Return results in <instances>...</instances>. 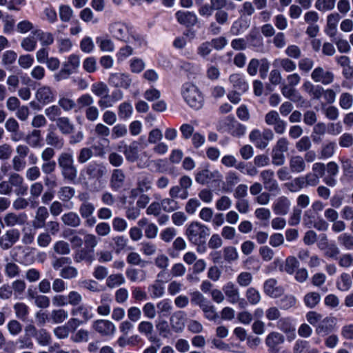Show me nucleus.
Instances as JSON below:
<instances>
[{"instance_id": "nucleus-3", "label": "nucleus", "mask_w": 353, "mask_h": 353, "mask_svg": "<svg viewBox=\"0 0 353 353\" xmlns=\"http://www.w3.org/2000/svg\"><path fill=\"white\" fill-rule=\"evenodd\" d=\"M181 93L183 99L191 108L195 110L202 108L203 97L196 86L190 83H185L183 85Z\"/></svg>"}, {"instance_id": "nucleus-9", "label": "nucleus", "mask_w": 353, "mask_h": 353, "mask_svg": "<svg viewBox=\"0 0 353 353\" xmlns=\"http://www.w3.org/2000/svg\"><path fill=\"white\" fill-rule=\"evenodd\" d=\"M92 327L102 336H112L115 332V325L108 320H96L92 323Z\"/></svg>"}, {"instance_id": "nucleus-50", "label": "nucleus", "mask_w": 353, "mask_h": 353, "mask_svg": "<svg viewBox=\"0 0 353 353\" xmlns=\"http://www.w3.org/2000/svg\"><path fill=\"white\" fill-rule=\"evenodd\" d=\"M339 105L343 110H349L353 105V96L349 92H343L339 97Z\"/></svg>"}, {"instance_id": "nucleus-40", "label": "nucleus", "mask_w": 353, "mask_h": 353, "mask_svg": "<svg viewBox=\"0 0 353 353\" xmlns=\"http://www.w3.org/2000/svg\"><path fill=\"white\" fill-rule=\"evenodd\" d=\"M205 317L209 321H216L219 318L218 313L215 307L211 303L208 301L201 307Z\"/></svg>"}, {"instance_id": "nucleus-51", "label": "nucleus", "mask_w": 353, "mask_h": 353, "mask_svg": "<svg viewBox=\"0 0 353 353\" xmlns=\"http://www.w3.org/2000/svg\"><path fill=\"white\" fill-rule=\"evenodd\" d=\"M128 263L132 265H139L142 268L145 267L147 264V261L142 259L140 254L137 252H130L126 258Z\"/></svg>"}, {"instance_id": "nucleus-31", "label": "nucleus", "mask_w": 353, "mask_h": 353, "mask_svg": "<svg viewBox=\"0 0 353 353\" xmlns=\"http://www.w3.org/2000/svg\"><path fill=\"white\" fill-rule=\"evenodd\" d=\"M229 80L236 90L240 92H246L249 88L248 83L239 74H231Z\"/></svg>"}, {"instance_id": "nucleus-58", "label": "nucleus", "mask_w": 353, "mask_h": 353, "mask_svg": "<svg viewBox=\"0 0 353 353\" xmlns=\"http://www.w3.org/2000/svg\"><path fill=\"white\" fill-rule=\"evenodd\" d=\"M23 326L17 320L12 319L7 323V330L12 336H17L22 332Z\"/></svg>"}, {"instance_id": "nucleus-56", "label": "nucleus", "mask_w": 353, "mask_h": 353, "mask_svg": "<svg viewBox=\"0 0 353 353\" xmlns=\"http://www.w3.org/2000/svg\"><path fill=\"white\" fill-rule=\"evenodd\" d=\"M125 283V279L121 274L110 275L106 280V285L108 288H113Z\"/></svg>"}, {"instance_id": "nucleus-42", "label": "nucleus", "mask_w": 353, "mask_h": 353, "mask_svg": "<svg viewBox=\"0 0 353 353\" xmlns=\"http://www.w3.org/2000/svg\"><path fill=\"white\" fill-rule=\"evenodd\" d=\"M320 300L321 295L315 292L307 293L303 298L305 305L309 308H314L320 302Z\"/></svg>"}, {"instance_id": "nucleus-20", "label": "nucleus", "mask_w": 353, "mask_h": 353, "mask_svg": "<svg viewBox=\"0 0 353 353\" xmlns=\"http://www.w3.org/2000/svg\"><path fill=\"white\" fill-rule=\"evenodd\" d=\"M35 97L39 103L43 105L50 103L54 99L52 90L49 86L46 85H43L37 90Z\"/></svg>"}, {"instance_id": "nucleus-64", "label": "nucleus", "mask_w": 353, "mask_h": 353, "mask_svg": "<svg viewBox=\"0 0 353 353\" xmlns=\"http://www.w3.org/2000/svg\"><path fill=\"white\" fill-rule=\"evenodd\" d=\"M339 243L347 250H353V236L348 233H343L338 236Z\"/></svg>"}, {"instance_id": "nucleus-37", "label": "nucleus", "mask_w": 353, "mask_h": 353, "mask_svg": "<svg viewBox=\"0 0 353 353\" xmlns=\"http://www.w3.org/2000/svg\"><path fill=\"white\" fill-rule=\"evenodd\" d=\"M127 278L132 282L143 281L146 279V272L135 268H129L125 272Z\"/></svg>"}, {"instance_id": "nucleus-41", "label": "nucleus", "mask_w": 353, "mask_h": 353, "mask_svg": "<svg viewBox=\"0 0 353 353\" xmlns=\"http://www.w3.org/2000/svg\"><path fill=\"white\" fill-rule=\"evenodd\" d=\"M59 199L63 202L70 201L75 194V190L70 186H63L57 192Z\"/></svg>"}, {"instance_id": "nucleus-32", "label": "nucleus", "mask_w": 353, "mask_h": 353, "mask_svg": "<svg viewBox=\"0 0 353 353\" xmlns=\"http://www.w3.org/2000/svg\"><path fill=\"white\" fill-rule=\"evenodd\" d=\"M282 94L287 99L293 102H300L303 101V97L300 93L290 85H283L281 88Z\"/></svg>"}, {"instance_id": "nucleus-44", "label": "nucleus", "mask_w": 353, "mask_h": 353, "mask_svg": "<svg viewBox=\"0 0 353 353\" xmlns=\"http://www.w3.org/2000/svg\"><path fill=\"white\" fill-rule=\"evenodd\" d=\"M59 276L63 279H72L78 276V270L74 266L65 265L60 270Z\"/></svg>"}, {"instance_id": "nucleus-39", "label": "nucleus", "mask_w": 353, "mask_h": 353, "mask_svg": "<svg viewBox=\"0 0 353 353\" xmlns=\"http://www.w3.org/2000/svg\"><path fill=\"white\" fill-rule=\"evenodd\" d=\"M157 313L159 316H168L172 310V305L170 300L163 299L157 304Z\"/></svg>"}, {"instance_id": "nucleus-33", "label": "nucleus", "mask_w": 353, "mask_h": 353, "mask_svg": "<svg viewBox=\"0 0 353 353\" xmlns=\"http://www.w3.org/2000/svg\"><path fill=\"white\" fill-rule=\"evenodd\" d=\"M25 140L32 148L39 147L42 140L41 130L37 129L32 130L26 135Z\"/></svg>"}, {"instance_id": "nucleus-7", "label": "nucleus", "mask_w": 353, "mask_h": 353, "mask_svg": "<svg viewBox=\"0 0 353 353\" xmlns=\"http://www.w3.org/2000/svg\"><path fill=\"white\" fill-rule=\"evenodd\" d=\"M265 189L270 192H279V185L274 179V172L272 170H265L260 173Z\"/></svg>"}, {"instance_id": "nucleus-28", "label": "nucleus", "mask_w": 353, "mask_h": 353, "mask_svg": "<svg viewBox=\"0 0 353 353\" xmlns=\"http://www.w3.org/2000/svg\"><path fill=\"white\" fill-rule=\"evenodd\" d=\"M290 170L292 172L301 173L305 170L306 164L303 157L292 156L289 161Z\"/></svg>"}, {"instance_id": "nucleus-30", "label": "nucleus", "mask_w": 353, "mask_h": 353, "mask_svg": "<svg viewBox=\"0 0 353 353\" xmlns=\"http://www.w3.org/2000/svg\"><path fill=\"white\" fill-rule=\"evenodd\" d=\"M341 19L339 13H332L327 17L326 33L330 37H334L336 34L337 24Z\"/></svg>"}, {"instance_id": "nucleus-15", "label": "nucleus", "mask_w": 353, "mask_h": 353, "mask_svg": "<svg viewBox=\"0 0 353 353\" xmlns=\"http://www.w3.org/2000/svg\"><path fill=\"white\" fill-rule=\"evenodd\" d=\"M125 180V174L123 170L116 168L112 171L110 179V187L114 191H118L123 188Z\"/></svg>"}, {"instance_id": "nucleus-18", "label": "nucleus", "mask_w": 353, "mask_h": 353, "mask_svg": "<svg viewBox=\"0 0 353 353\" xmlns=\"http://www.w3.org/2000/svg\"><path fill=\"white\" fill-rule=\"evenodd\" d=\"M109 31L117 39L125 41L127 37V26L122 22L115 21L109 25Z\"/></svg>"}, {"instance_id": "nucleus-43", "label": "nucleus", "mask_w": 353, "mask_h": 353, "mask_svg": "<svg viewBox=\"0 0 353 353\" xmlns=\"http://www.w3.org/2000/svg\"><path fill=\"white\" fill-rule=\"evenodd\" d=\"M245 296L251 305H256L261 301V294L254 288H249L246 290Z\"/></svg>"}, {"instance_id": "nucleus-36", "label": "nucleus", "mask_w": 353, "mask_h": 353, "mask_svg": "<svg viewBox=\"0 0 353 353\" xmlns=\"http://www.w3.org/2000/svg\"><path fill=\"white\" fill-rule=\"evenodd\" d=\"M69 314L63 308L53 310L50 313V319L53 323L60 324L68 319Z\"/></svg>"}, {"instance_id": "nucleus-11", "label": "nucleus", "mask_w": 353, "mask_h": 353, "mask_svg": "<svg viewBox=\"0 0 353 353\" xmlns=\"http://www.w3.org/2000/svg\"><path fill=\"white\" fill-rule=\"evenodd\" d=\"M108 82L113 87L128 89L131 85L132 79L129 75L124 73H112Z\"/></svg>"}, {"instance_id": "nucleus-52", "label": "nucleus", "mask_w": 353, "mask_h": 353, "mask_svg": "<svg viewBox=\"0 0 353 353\" xmlns=\"http://www.w3.org/2000/svg\"><path fill=\"white\" fill-rule=\"evenodd\" d=\"M232 120L233 121V123L230 127V134L233 137H241L243 136L246 131V127L236 121H234V119L232 117Z\"/></svg>"}, {"instance_id": "nucleus-46", "label": "nucleus", "mask_w": 353, "mask_h": 353, "mask_svg": "<svg viewBox=\"0 0 353 353\" xmlns=\"http://www.w3.org/2000/svg\"><path fill=\"white\" fill-rule=\"evenodd\" d=\"M58 105L61 110L62 109L65 112H69L76 108V102L70 98L64 96L60 97L58 100Z\"/></svg>"}, {"instance_id": "nucleus-22", "label": "nucleus", "mask_w": 353, "mask_h": 353, "mask_svg": "<svg viewBox=\"0 0 353 353\" xmlns=\"http://www.w3.org/2000/svg\"><path fill=\"white\" fill-rule=\"evenodd\" d=\"M223 291L230 303L234 304L237 303L240 294L238 288L233 282L229 281L224 285Z\"/></svg>"}, {"instance_id": "nucleus-55", "label": "nucleus", "mask_w": 353, "mask_h": 353, "mask_svg": "<svg viewBox=\"0 0 353 353\" xmlns=\"http://www.w3.org/2000/svg\"><path fill=\"white\" fill-rule=\"evenodd\" d=\"M335 3L336 0H316L315 8L321 12L332 10L335 7Z\"/></svg>"}, {"instance_id": "nucleus-1", "label": "nucleus", "mask_w": 353, "mask_h": 353, "mask_svg": "<svg viewBox=\"0 0 353 353\" xmlns=\"http://www.w3.org/2000/svg\"><path fill=\"white\" fill-rule=\"evenodd\" d=\"M57 164L63 179L73 183L78 175L73 154L68 152H62L57 157Z\"/></svg>"}, {"instance_id": "nucleus-53", "label": "nucleus", "mask_w": 353, "mask_h": 353, "mask_svg": "<svg viewBox=\"0 0 353 353\" xmlns=\"http://www.w3.org/2000/svg\"><path fill=\"white\" fill-rule=\"evenodd\" d=\"M44 113L51 121H56L59 117H61V110L59 105H52L46 108Z\"/></svg>"}, {"instance_id": "nucleus-19", "label": "nucleus", "mask_w": 353, "mask_h": 353, "mask_svg": "<svg viewBox=\"0 0 353 353\" xmlns=\"http://www.w3.org/2000/svg\"><path fill=\"white\" fill-rule=\"evenodd\" d=\"M336 325V319L333 317H325L320 321L316 327L317 334L325 336L332 332Z\"/></svg>"}, {"instance_id": "nucleus-5", "label": "nucleus", "mask_w": 353, "mask_h": 353, "mask_svg": "<svg viewBox=\"0 0 353 353\" xmlns=\"http://www.w3.org/2000/svg\"><path fill=\"white\" fill-rule=\"evenodd\" d=\"M311 79L315 83H319L322 85H327L334 82V74L331 70H326L321 66H318L312 72Z\"/></svg>"}, {"instance_id": "nucleus-25", "label": "nucleus", "mask_w": 353, "mask_h": 353, "mask_svg": "<svg viewBox=\"0 0 353 353\" xmlns=\"http://www.w3.org/2000/svg\"><path fill=\"white\" fill-rule=\"evenodd\" d=\"M153 185V177L150 174H141L137 179L136 185L139 188V190L142 191L143 193L149 192L152 189Z\"/></svg>"}, {"instance_id": "nucleus-48", "label": "nucleus", "mask_w": 353, "mask_h": 353, "mask_svg": "<svg viewBox=\"0 0 353 353\" xmlns=\"http://www.w3.org/2000/svg\"><path fill=\"white\" fill-rule=\"evenodd\" d=\"M91 91L94 95L102 97L108 94L109 89L103 82H97L92 85Z\"/></svg>"}, {"instance_id": "nucleus-47", "label": "nucleus", "mask_w": 353, "mask_h": 353, "mask_svg": "<svg viewBox=\"0 0 353 353\" xmlns=\"http://www.w3.org/2000/svg\"><path fill=\"white\" fill-rule=\"evenodd\" d=\"M37 343L42 346H47L51 343L50 334L46 329H39L36 336Z\"/></svg>"}, {"instance_id": "nucleus-17", "label": "nucleus", "mask_w": 353, "mask_h": 353, "mask_svg": "<svg viewBox=\"0 0 353 353\" xmlns=\"http://www.w3.org/2000/svg\"><path fill=\"white\" fill-rule=\"evenodd\" d=\"M176 17L180 24L186 27L194 26L198 22V18L195 13L190 11H178Z\"/></svg>"}, {"instance_id": "nucleus-4", "label": "nucleus", "mask_w": 353, "mask_h": 353, "mask_svg": "<svg viewBox=\"0 0 353 353\" xmlns=\"http://www.w3.org/2000/svg\"><path fill=\"white\" fill-rule=\"evenodd\" d=\"M85 172L89 180L100 182L106 176L108 170L103 163L92 162L86 166Z\"/></svg>"}, {"instance_id": "nucleus-35", "label": "nucleus", "mask_w": 353, "mask_h": 353, "mask_svg": "<svg viewBox=\"0 0 353 353\" xmlns=\"http://www.w3.org/2000/svg\"><path fill=\"white\" fill-rule=\"evenodd\" d=\"M284 342V336L279 332L270 333L265 339V343L269 348L277 347V346Z\"/></svg>"}, {"instance_id": "nucleus-59", "label": "nucleus", "mask_w": 353, "mask_h": 353, "mask_svg": "<svg viewBox=\"0 0 353 353\" xmlns=\"http://www.w3.org/2000/svg\"><path fill=\"white\" fill-rule=\"evenodd\" d=\"M132 113V106L128 102H123L121 103L118 108L119 117L122 119L129 118Z\"/></svg>"}, {"instance_id": "nucleus-45", "label": "nucleus", "mask_w": 353, "mask_h": 353, "mask_svg": "<svg viewBox=\"0 0 353 353\" xmlns=\"http://www.w3.org/2000/svg\"><path fill=\"white\" fill-rule=\"evenodd\" d=\"M192 185V180L188 176H183L179 179V185L183 189L181 192V199H186L188 197V189H189Z\"/></svg>"}, {"instance_id": "nucleus-29", "label": "nucleus", "mask_w": 353, "mask_h": 353, "mask_svg": "<svg viewBox=\"0 0 353 353\" xmlns=\"http://www.w3.org/2000/svg\"><path fill=\"white\" fill-rule=\"evenodd\" d=\"M70 312L73 316H81L84 322L88 321L94 316L93 313L91 312V308L83 304H79L75 307H72Z\"/></svg>"}, {"instance_id": "nucleus-61", "label": "nucleus", "mask_w": 353, "mask_h": 353, "mask_svg": "<svg viewBox=\"0 0 353 353\" xmlns=\"http://www.w3.org/2000/svg\"><path fill=\"white\" fill-rule=\"evenodd\" d=\"M253 276L250 272H242L236 277V282L241 287H248L252 282Z\"/></svg>"}, {"instance_id": "nucleus-14", "label": "nucleus", "mask_w": 353, "mask_h": 353, "mask_svg": "<svg viewBox=\"0 0 353 353\" xmlns=\"http://www.w3.org/2000/svg\"><path fill=\"white\" fill-rule=\"evenodd\" d=\"M122 151L125 159L130 163H134L139 159V147L137 141L132 142L130 145L125 144L123 147H118Z\"/></svg>"}, {"instance_id": "nucleus-38", "label": "nucleus", "mask_w": 353, "mask_h": 353, "mask_svg": "<svg viewBox=\"0 0 353 353\" xmlns=\"http://www.w3.org/2000/svg\"><path fill=\"white\" fill-rule=\"evenodd\" d=\"M162 210L165 212H172L178 209L180 206L179 202L171 198H164L160 201Z\"/></svg>"}, {"instance_id": "nucleus-16", "label": "nucleus", "mask_w": 353, "mask_h": 353, "mask_svg": "<svg viewBox=\"0 0 353 353\" xmlns=\"http://www.w3.org/2000/svg\"><path fill=\"white\" fill-rule=\"evenodd\" d=\"M185 313L183 311L174 312L170 318V324L172 330L176 333L181 332L185 327Z\"/></svg>"}, {"instance_id": "nucleus-62", "label": "nucleus", "mask_w": 353, "mask_h": 353, "mask_svg": "<svg viewBox=\"0 0 353 353\" xmlns=\"http://www.w3.org/2000/svg\"><path fill=\"white\" fill-rule=\"evenodd\" d=\"M76 103L79 105L80 110L84 108H88L93 105L94 99L89 94H83L77 99Z\"/></svg>"}, {"instance_id": "nucleus-34", "label": "nucleus", "mask_w": 353, "mask_h": 353, "mask_svg": "<svg viewBox=\"0 0 353 353\" xmlns=\"http://www.w3.org/2000/svg\"><path fill=\"white\" fill-rule=\"evenodd\" d=\"M32 33L37 36L43 46H50L54 42V36L50 32H43L41 30L37 29L32 31Z\"/></svg>"}, {"instance_id": "nucleus-6", "label": "nucleus", "mask_w": 353, "mask_h": 353, "mask_svg": "<svg viewBox=\"0 0 353 353\" xmlns=\"http://www.w3.org/2000/svg\"><path fill=\"white\" fill-rule=\"evenodd\" d=\"M20 232L17 229H10L0 236V248L3 250L10 249L19 239Z\"/></svg>"}, {"instance_id": "nucleus-63", "label": "nucleus", "mask_w": 353, "mask_h": 353, "mask_svg": "<svg viewBox=\"0 0 353 353\" xmlns=\"http://www.w3.org/2000/svg\"><path fill=\"white\" fill-rule=\"evenodd\" d=\"M341 167L345 176L353 177V162L348 158L341 159Z\"/></svg>"}, {"instance_id": "nucleus-54", "label": "nucleus", "mask_w": 353, "mask_h": 353, "mask_svg": "<svg viewBox=\"0 0 353 353\" xmlns=\"http://www.w3.org/2000/svg\"><path fill=\"white\" fill-rule=\"evenodd\" d=\"M150 291V296L152 299L161 297L164 294V288L159 281H156L153 284L150 285L148 288Z\"/></svg>"}, {"instance_id": "nucleus-57", "label": "nucleus", "mask_w": 353, "mask_h": 353, "mask_svg": "<svg viewBox=\"0 0 353 353\" xmlns=\"http://www.w3.org/2000/svg\"><path fill=\"white\" fill-rule=\"evenodd\" d=\"M54 251L59 255H68L70 253V247L68 242L59 241L56 242L53 247Z\"/></svg>"}, {"instance_id": "nucleus-21", "label": "nucleus", "mask_w": 353, "mask_h": 353, "mask_svg": "<svg viewBox=\"0 0 353 353\" xmlns=\"http://www.w3.org/2000/svg\"><path fill=\"white\" fill-rule=\"evenodd\" d=\"M49 217V212L46 207L39 206L35 213L32 221V226L35 229L42 228L46 226V219Z\"/></svg>"}, {"instance_id": "nucleus-27", "label": "nucleus", "mask_w": 353, "mask_h": 353, "mask_svg": "<svg viewBox=\"0 0 353 353\" xmlns=\"http://www.w3.org/2000/svg\"><path fill=\"white\" fill-rule=\"evenodd\" d=\"M61 220L64 225L70 228H78L81 224L80 216L74 212H68L63 214Z\"/></svg>"}, {"instance_id": "nucleus-10", "label": "nucleus", "mask_w": 353, "mask_h": 353, "mask_svg": "<svg viewBox=\"0 0 353 353\" xmlns=\"http://www.w3.org/2000/svg\"><path fill=\"white\" fill-rule=\"evenodd\" d=\"M264 293L271 298H278L284 293V288L279 285L275 279H269L263 283Z\"/></svg>"}, {"instance_id": "nucleus-60", "label": "nucleus", "mask_w": 353, "mask_h": 353, "mask_svg": "<svg viewBox=\"0 0 353 353\" xmlns=\"http://www.w3.org/2000/svg\"><path fill=\"white\" fill-rule=\"evenodd\" d=\"M232 205L231 199L226 196L223 195L217 199L215 203V206L219 211H225L230 208Z\"/></svg>"}, {"instance_id": "nucleus-26", "label": "nucleus", "mask_w": 353, "mask_h": 353, "mask_svg": "<svg viewBox=\"0 0 353 353\" xmlns=\"http://www.w3.org/2000/svg\"><path fill=\"white\" fill-rule=\"evenodd\" d=\"M219 174L218 171L211 172L208 169H203L196 172L195 181L201 185L209 184Z\"/></svg>"}, {"instance_id": "nucleus-24", "label": "nucleus", "mask_w": 353, "mask_h": 353, "mask_svg": "<svg viewBox=\"0 0 353 353\" xmlns=\"http://www.w3.org/2000/svg\"><path fill=\"white\" fill-rule=\"evenodd\" d=\"M55 122L57 127L62 134L68 135L74 132V125L68 117H59Z\"/></svg>"}, {"instance_id": "nucleus-2", "label": "nucleus", "mask_w": 353, "mask_h": 353, "mask_svg": "<svg viewBox=\"0 0 353 353\" xmlns=\"http://www.w3.org/2000/svg\"><path fill=\"white\" fill-rule=\"evenodd\" d=\"M185 234L192 244L200 246L205 243L210 229L198 221H193L188 226Z\"/></svg>"}, {"instance_id": "nucleus-49", "label": "nucleus", "mask_w": 353, "mask_h": 353, "mask_svg": "<svg viewBox=\"0 0 353 353\" xmlns=\"http://www.w3.org/2000/svg\"><path fill=\"white\" fill-rule=\"evenodd\" d=\"M93 156L94 152L91 148H83L79 152L77 161L80 164H84L90 160Z\"/></svg>"}, {"instance_id": "nucleus-8", "label": "nucleus", "mask_w": 353, "mask_h": 353, "mask_svg": "<svg viewBox=\"0 0 353 353\" xmlns=\"http://www.w3.org/2000/svg\"><path fill=\"white\" fill-rule=\"evenodd\" d=\"M2 227L14 228L17 225H23L27 220L26 214H17L13 212L6 213L3 217Z\"/></svg>"}, {"instance_id": "nucleus-13", "label": "nucleus", "mask_w": 353, "mask_h": 353, "mask_svg": "<svg viewBox=\"0 0 353 353\" xmlns=\"http://www.w3.org/2000/svg\"><path fill=\"white\" fill-rule=\"evenodd\" d=\"M290 206V200L285 196H281L275 200L272 210L276 215L284 216L288 214Z\"/></svg>"}, {"instance_id": "nucleus-12", "label": "nucleus", "mask_w": 353, "mask_h": 353, "mask_svg": "<svg viewBox=\"0 0 353 353\" xmlns=\"http://www.w3.org/2000/svg\"><path fill=\"white\" fill-rule=\"evenodd\" d=\"M137 330L140 334L144 335L150 342L159 343V338L154 334L153 323L148 321H141L137 327Z\"/></svg>"}, {"instance_id": "nucleus-23", "label": "nucleus", "mask_w": 353, "mask_h": 353, "mask_svg": "<svg viewBox=\"0 0 353 353\" xmlns=\"http://www.w3.org/2000/svg\"><path fill=\"white\" fill-rule=\"evenodd\" d=\"M46 142L50 148L58 150H61L65 145L64 139L54 130H48L46 137Z\"/></svg>"}]
</instances>
